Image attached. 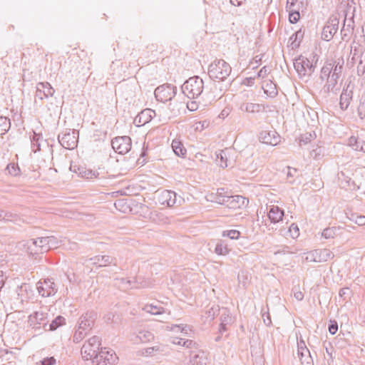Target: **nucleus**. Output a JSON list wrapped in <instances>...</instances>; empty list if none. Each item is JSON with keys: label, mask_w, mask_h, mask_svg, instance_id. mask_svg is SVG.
I'll return each instance as SVG.
<instances>
[{"label": "nucleus", "mask_w": 365, "mask_h": 365, "mask_svg": "<svg viewBox=\"0 0 365 365\" xmlns=\"http://www.w3.org/2000/svg\"><path fill=\"white\" fill-rule=\"evenodd\" d=\"M117 360L118 356L113 350L101 347L94 361L97 365H114Z\"/></svg>", "instance_id": "7"}, {"label": "nucleus", "mask_w": 365, "mask_h": 365, "mask_svg": "<svg viewBox=\"0 0 365 365\" xmlns=\"http://www.w3.org/2000/svg\"><path fill=\"white\" fill-rule=\"evenodd\" d=\"M65 324H66V319L63 317L58 315L54 319H53L50 324L48 323V327H47L46 331H55L58 327H62L63 325H65Z\"/></svg>", "instance_id": "32"}, {"label": "nucleus", "mask_w": 365, "mask_h": 365, "mask_svg": "<svg viewBox=\"0 0 365 365\" xmlns=\"http://www.w3.org/2000/svg\"><path fill=\"white\" fill-rule=\"evenodd\" d=\"M46 239L48 247V251L52 249L57 248L61 243V241L58 240L57 237L54 236L46 237Z\"/></svg>", "instance_id": "47"}, {"label": "nucleus", "mask_w": 365, "mask_h": 365, "mask_svg": "<svg viewBox=\"0 0 365 365\" xmlns=\"http://www.w3.org/2000/svg\"><path fill=\"white\" fill-rule=\"evenodd\" d=\"M107 137V131L102 130H96L91 136L92 140L94 142L104 141Z\"/></svg>", "instance_id": "46"}, {"label": "nucleus", "mask_w": 365, "mask_h": 365, "mask_svg": "<svg viewBox=\"0 0 365 365\" xmlns=\"http://www.w3.org/2000/svg\"><path fill=\"white\" fill-rule=\"evenodd\" d=\"M90 261L93 265L98 267H106L110 264L117 265V259L110 255H96L86 259V262Z\"/></svg>", "instance_id": "14"}, {"label": "nucleus", "mask_w": 365, "mask_h": 365, "mask_svg": "<svg viewBox=\"0 0 365 365\" xmlns=\"http://www.w3.org/2000/svg\"><path fill=\"white\" fill-rule=\"evenodd\" d=\"M96 319V314L94 312H87L78 319L79 329L89 331L92 329Z\"/></svg>", "instance_id": "17"}, {"label": "nucleus", "mask_w": 365, "mask_h": 365, "mask_svg": "<svg viewBox=\"0 0 365 365\" xmlns=\"http://www.w3.org/2000/svg\"><path fill=\"white\" fill-rule=\"evenodd\" d=\"M66 123L69 124L70 128H72V125L75 126V128L78 130V128L81 127L83 119L81 115H68L66 117Z\"/></svg>", "instance_id": "34"}, {"label": "nucleus", "mask_w": 365, "mask_h": 365, "mask_svg": "<svg viewBox=\"0 0 365 365\" xmlns=\"http://www.w3.org/2000/svg\"><path fill=\"white\" fill-rule=\"evenodd\" d=\"M339 79V77L334 76V75H331V77L328 78V79H326V83L323 87L324 92L326 93H329L330 92L336 93L339 90L336 88Z\"/></svg>", "instance_id": "27"}, {"label": "nucleus", "mask_w": 365, "mask_h": 365, "mask_svg": "<svg viewBox=\"0 0 365 365\" xmlns=\"http://www.w3.org/2000/svg\"><path fill=\"white\" fill-rule=\"evenodd\" d=\"M329 62L331 64V66H333L331 75L340 78L342 73L344 64V58L341 57L336 59H330L329 60Z\"/></svg>", "instance_id": "26"}, {"label": "nucleus", "mask_w": 365, "mask_h": 365, "mask_svg": "<svg viewBox=\"0 0 365 365\" xmlns=\"http://www.w3.org/2000/svg\"><path fill=\"white\" fill-rule=\"evenodd\" d=\"M353 88L354 86L351 85L350 82L348 84H346L345 86L344 87L341 94L340 96L339 101V105L341 110H346L348 108L350 102L352 100Z\"/></svg>", "instance_id": "15"}, {"label": "nucleus", "mask_w": 365, "mask_h": 365, "mask_svg": "<svg viewBox=\"0 0 365 365\" xmlns=\"http://www.w3.org/2000/svg\"><path fill=\"white\" fill-rule=\"evenodd\" d=\"M48 322V313L42 309L35 311L28 317L29 326L36 331L42 329L46 331Z\"/></svg>", "instance_id": "4"}, {"label": "nucleus", "mask_w": 365, "mask_h": 365, "mask_svg": "<svg viewBox=\"0 0 365 365\" xmlns=\"http://www.w3.org/2000/svg\"><path fill=\"white\" fill-rule=\"evenodd\" d=\"M346 21V19L344 20V22ZM351 30H353V26L351 24H349L346 25V24H344V26L341 30V39L343 41H346V37L349 36V34L351 33Z\"/></svg>", "instance_id": "53"}, {"label": "nucleus", "mask_w": 365, "mask_h": 365, "mask_svg": "<svg viewBox=\"0 0 365 365\" xmlns=\"http://www.w3.org/2000/svg\"><path fill=\"white\" fill-rule=\"evenodd\" d=\"M338 178L340 180L341 186L342 187L351 190H356L359 188V187L356 185L354 181L352 180L351 178L345 175L344 172L339 173L338 174Z\"/></svg>", "instance_id": "24"}, {"label": "nucleus", "mask_w": 365, "mask_h": 365, "mask_svg": "<svg viewBox=\"0 0 365 365\" xmlns=\"http://www.w3.org/2000/svg\"><path fill=\"white\" fill-rule=\"evenodd\" d=\"M143 310L153 315L161 314L165 312V308L153 304H145Z\"/></svg>", "instance_id": "40"}, {"label": "nucleus", "mask_w": 365, "mask_h": 365, "mask_svg": "<svg viewBox=\"0 0 365 365\" xmlns=\"http://www.w3.org/2000/svg\"><path fill=\"white\" fill-rule=\"evenodd\" d=\"M339 24V21L336 16L329 18L322 29V38L324 41H329L337 32Z\"/></svg>", "instance_id": "11"}, {"label": "nucleus", "mask_w": 365, "mask_h": 365, "mask_svg": "<svg viewBox=\"0 0 365 365\" xmlns=\"http://www.w3.org/2000/svg\"><path fill=\"white\" fill-rule=\"evenodd\" d=\"M39 88H42L43 94L45 98L53 96V93H55L54 88L48 82L39 83Z\"/></svg>", "instance_id": "43"}, {"label": "nucleus", "mask_w": 365, "mask_h": 365, "mask_svg": "<svg viewBox=\"0 0 365 365\" xmlns=\"http://www.w3.org/2000/svg\"><path fill=\"white\" fill-rule=\"evenodd\" d=\"M41 138V135L33 132V135L30 137L31 149L34 153H36L41 150V145L39 140Z\"/></svg>", "instance_id": "39"}, {"label": "nucleus", "mask_w": 365, "mask_h": 365, "mask_svg": "<svg viewBox=\"0 0 365 365\" xmlns=\"http://www.w3.org/2000/svg\"><path fill=\"white\" fill-rule=\"evenodd\" d=\"M204 88V82L197 76L190 78L181 86L182 93L188 98H195L200 96Z\"/></svg>", "instance_id": "2"}, {"label": "nucleus", "mask_w": 365, "mask_h": 365, "mask_svg": "<svg viewBox=\"0 0 365 365\" xmlns=\"http://www.w3.org/2000/svg\"><path fill=\"white\" fill-rule=\"evenodd\" d=\"M230 250L227 247V243L223 241L220 240L217 244L216 245L215 252L217 255H226L229 253Z\"/></svg>", "instance_id": "44"}, {"label": "nucleus", "mask_w": 365, "mask_h": 365, "mask_svg": "<svg viewBox=\"0 0 365 365\" xmlns=\"http://www.w3.org/2000/svg\"><path fill=\"white\" fill-rule=\"evenodd\" d=\"M329 331L331 334L334 335L338 330V324L336 320H330L329 324Z\"/></svg>", "instance_id": "61"}, {"label": "nucleus", "mask_w": 365, "mask_h": 365, "mask_svg": "<svg viewBox=\"0 0 365 365\" xmlns=\"http://www.w3.org/2000/svg\"><path fill=\"white\" fill-rule=\"evenodd\" d=\"M185 102L175 101L169 104V109L173 114H182L186 112Z\"/></svg>", "instance_id": "31"}, {"label": "nucleus", "mask_w": 365, "mask_h": 365, "mask_svg": "<svg viewBox=\"0 0 365 365\" xmlns=\"http://www.w3.org/2000/svg\"><path fill=\"white\" fill-rule=\"evenodd\" d=\"M228 149L220 150L215 152L216 162L222 168L228 167L227 153Z\"/></svg>", "instance_id": "30"}, {"label": "nucleus", "mask_w": 365, "mask_h": 365, "mask_svg": "<svg viewBox=\"0 0 365 365\" xmlns=\"http://www.w3.org/2000/svg\"><path fill=\"white\" fill-rule=\"evenodd\" d=\"M16 292L18 296V299L23 303L24 301L29 299V294H31L32 289L29 284L23 283L20 286L17 287Z\"/></svg>", "instance_id": "23"}, {"label": "nucleus", "mask_w": 365, "mask_h": 365, "mask_svg": "<svg viewBox=\"0 0 365 365\" xmlns=\"http://www.w3.org/2000/svg\"><path fill=\"white\" fill-rule=\"evenodd\" d=\"M232 67L223 59H216L208 68V75L212 80L225 81L231 74Z\"/></svg>", "instance_id": "1"}, {"label": "nucleus", "mask_w": 365, "mask_h": 365, "mask_svg": "<svg viewBox=\"0 0 365 365\" xmlns=\"http://www.w3.org/2000/svg\"><path fill=\"white\" fill-rule=\"evenodd\" d=\"M36 288L38 294L43 297L53 296L57 292L56 285L51 279H44L43 282L39 281Z\"/></svg>", "instance_id": "12"}, {"label": "nucleus", "mask_w": 365, "mask_h": 365, "mask_svg": "<svg viewBox=\"0 0 365 365\" xmlns=\"http://www.w3.org/2000/svg\"><path fill=\"white\" fill-rule=\"evenodd\" d=\"M240 110L242 112H247L252 114L267 112L265 110V107L264 105L252 103H242L240 106Z\"/></svg>", "instance_id": "22"}, {"label": "nucleus", "mask_w": 365, "mask_h": 365, "mask_svg": "<svg viewBox=\"0 0 365 365\" xmlns=\"http://www.w3.org/2000/svg\"><path fill=\"white\" fill-rule=\"evenodd\" d=\"M364 51L365 47L363 45H361L359 43L355 41L352 42L350 49V56H351L350 63L352 66L358 60L359 61L360 60H364V58H363Z\"/></svg>", "instance_id": "19"}, {"label": "nucleus", "mask_w": 365, "mask_h": 365, "mask_svg": "<svg viewBox=\"0 0 365 365\" xmlns=\"http://www.w3.org/2000/svg\"><path fill=\"white\" fill-rule=\"evenodd\" d=\"M219 311L220 312V322L222 323L223 325L231 324L232 319L229 309L223 307L221 309H219Z\"/></svg>", "instance_id": "38"}, {"label": "nucleus", "mask_w": 365, "mask_h": 365, "mask_svg": "<svg viewBox=\"0 0 365 365\" xmlns=\"http://www.w3.org/2000/svg\"><path fill=\"white\" fill-rule=\"evenodd\" d=\"M11 128V120L6 115H0V135L6 133Z\"/></svg>", "instance_id": "37"}, {"label": "nucleus", "mask_w": 365, "mask_h": 365, "mask_svg": "<svg viewBox=\"0 0 365 365\" xmlns=\"http://www.w3.org/2000/svg\"><path fill=\"white\" fill-rule=\"evenodd\" d=\"M248 202V200L241 195L225 196L222 198V203L230 209H240Z\"/></svg>", "instance_id": "13"}, {"label": "nucleus", "mask_w": 365, "mask_h": 365, "mask_svg": "<svg viewBox=\"0 0 365 365\" xmlns=\"http://www.w3.org/2000/svg\"><path fill=\"white\" fill-rule=\"evenodd\" d=\"M298 357L301 361L302 365H314V361L310 354V351L307 349V352L303 351V354L300 352L297 353Z\"/></svg>", "instance_id": "41"}, {"label": "nucleus", "mask_w": 365, "mask_h": 365, "mask_svg": "<svg viewBox=\"0 0 365 365\" xmlns=\"http://www.w3.org/2000/svg\"><path fill=\"white\" fill-rule=\"evenodd\" d=\"M307 349L308 348L306 346L305 341H304V339H300L297 341V353L300 352V354H302V355L303 351H305L306 353L307 352Z\"/></svg>", "instance_id": "62"}, {"label": "nucleus", "mask_w": 365, "mask_h": 365, "mask_svg": "<svg viewBox=\"0 0 365 365\" xmlns=\"http://www.w3.org/2000/svg\"><path fill=\"white\" fill-rule=\"evenodd\" d=\"M153 119V115H135L133 123L136 126L140 127L149 123Z\"/></svg>", "instance_id": "45"}, {"label": "nucleus", "mask_w": 365, "mask_h": 365, "mask_svg": "<svg viewBox=\"0 0 365 365\" xmlns=\"http://www.w3.org/2000/svg\"><path fill=\"white\" fill-rule=\"evenodd\" d=\"M315 57L316 56L314 55L313 58ZM312 61H311L309 58L302 55L295 58L294 67L300 78L309 76L314 73L315 66L313 64Z\"/></svg>", "instance_id": "3"}, {"label": "nucleus", "mask_w": 365, "mask_h": 365, "mask_svg": "<svg viewBox=\"0 0 365 365\" xmlns=\"http://www.w3.org/2000/svg\"><path fill=\"white\" fill-rule=\"evenodd\" d=\"M262 318L263 322L267 327H270L272 325V322L271 320V316L269 311L263 312Z\"/></svg>", "instance_id": "64"}, {"label": "nucleus", "mask_w": 365, "mask_h": 365, "mask_svg": "<svg viewBox=\"0 0 365 365\" xmlns=\"http://www.w3.org/2000/svg\"><path fill=\"white\" fill-rule=\"evenodd\" d=\"M177 93V87L170 83H164L158 86L155 91V98L163 103L171 101Z\"/></svg>", "instance_id": "6"}, {"label": "nucleus", "mask_w": 365, "mask_h": 365, "mask_svg": "<svg viewBox=\"0 0 365 365\" xmlns=\"http://www.w3.org/2000/svg\"><path fill=\"white\" fill-rule=\"evenodd\" d=\"M80 174L81 175L82 178L86 179H94L96 178V170H86L83 172H81Z\"/></svg>", "instance_id": "59"}, {"label": "nucleus", "mask_w": 365, "mask_h": 365, "mask_svg": "<svg viewBox=\"0 0 365 365\" xmlns=\"http://www.w3.org/2000/svg\"><path fill=\"white\" fill-rule=\"evenodd\" d=\"M19 220L20 217L17 214L0 210V220L16 222Z\"/></svg>", "instance_id": "35"}, {"label": "nucleus", "mask_w": 365, "mask_h": 365, "mask_svg": "<svg viewBox=\"0 0 365 365\" xmlns=\"http://www.w3.org/2000/svg\"><path fill=\"white\" fill-rule=\"evenodd\" d=\"M138 337L142 342L145 343L153 339L154 336L150 331L143 330L139 331Z\"/></svg>", "instance_id": "49"}, {"label": "nucleus", "mask_w": 365, "mask_h": 365, "mask_svg": "<svg viewBox=\"0 0 365 365\" xmlns=\"http://www.w3.org/2000/svg\"><path fill=\"white\" fill-rule=\"evenodd\" d=\"M163 349L159 346H155L152 347H148L143 349V354L146 356H153L155 352H161Z\"/></svg>", "instance_id": "55"}, {"label": "nucleus", "mask_w": 365, "mask_h": 365, "mask_svg": "<svg viewBox=\"0 0 365 365\" xmlns=\"http://www.w3.org/2000/svg\"><path fill=\"white\" fill-rule=\"evenodd\" d=\"M334 257V255L329 249H317L307 253L306 260L308 262H327Z\"/></svg>", "instance_id": "9"}, {"label": "nucleus", "mask_w": 365, "mask_h": 365, "mask_svg": "<svg viewBox=\"0 0 365 365\" xmlns=\"http://www.w3.org/2000/svg\"><path fill=\"white\" fill-rule=\"evenodd\" d=\"M88 332V331L86 330H83V329H79V327L78 326V328L73 336V341L74 343H79L86 336Z\"/></svg>", "instance_id": "48"}, {"label": "nucleus", "mask_w": 365, "mask_h": 365, "mask_svg": "<svg viewBox=\"0 0 365 365\" xmlns=\"http://www.w3.org/2000/svg\"><path fill=\"white\" fill-rule=\"evenodd\" d=\"M332 68L333 66H331L329 60H327L321 68L319 78L322 80V81H324L326 79H328V78L331 77L332 74Z\"/></svg>", "instance_id": "36"}, {"label": "nucleus", "mask_w": 365, "mask_h": 365, "mask_svg": "<svg viewBox=\"0 0 365 365\" xmlns=\"http://www.w3.org/2000/svg\"><path fill=\"white\" fill-rule=\"evenodd\" d=\"M300 17V14L299 11H291L289 15V22L292 24H296Z\"/></svg>", "instance_id": "63"}, {"label": "nucleus", "mask_w": 365, "mask_h": 365, "mask_svg": "<svg viewBox=\"0 0 365 365\" xmlns=\"http://www.w3.org/2000/svg\"><path fill=\"white\" fill-rule=\"evenodd\" d=\"M310 155L314 159H318L323 155V148L322 146L317 145L315 148H312L310 151Z\"/></svg>", "instance_id": "57"}, {"label": "nucleus", "mask_w": 365, "mask_h": 365, "mask_svg": "<svg viewBox=\"0 0 365 365\" xmlns=\"http://www.w3.org/2000/svg\"><path fill=\"white\" fill-rule=\"evenodd\" d=\"M30 242L31 243V245L29 246L28 250L31 255L43 254L48 252L46 237L31 239L27 243L29 244Z\"/></svg>", "instance_id": "10"}, {"label": "nucleus", "mask_w": 365, "mask_h": 365, "mask_svg": "<svg viewBox=\"0 0 365 365\" xmlns=\"http://www.w3.org/2000/svg\"><path fill=\"white\" fill-rule=\"evenodd\" d=\"M173 343L175 344L180 345L187 348H192L196 345V343L190 339H184L181 338H177Z\"/></svg>", "instance_id": "51"}, {"label": "nucleus", "mask_w": 365, "mask_h": 365, "mask_svg": "<svg viewBox=\"0 0 365 365\" xmlns=\"http://www.w3.org/2000/svg\"><path fill=\"white\" fill-rule=\"evenodd\" d=\"M190 356L187 365H206L207 363V355L202 350L192 351Z\"/></svg>", "instance_id": "20"}, {"label": "nucleus", "mask_w": 365, "mask_h": 365, "mask_svg": "<svg viewBox=\"0 0 365 365\" xmlns=\"http://www.w3.org/2000/svg\"><path fill=\"white\" fill-rule=\"evenodd\" d=\"M322 236L325 239H333L336 236V228L334 227H327L322 232Z\"/></svg>", "instance_id": "50"}, {"label": "nucleus", "mask_w": 365, "mask_h": 365, "mask_svg": "<svg viewBox=\"0 0 365 365\" xmlns=\"http://www.w3.org/2000/svg\"><path fill=\"white\" fill-rule=\"evenodd\" d=\"M119 174L111 173L105 165L99 166L96 170V178L98 179L115 178Z\"/></svg>", "instance_id": "29"}, {"label": "nucleus", "mask_w": 365, "mask_h": 365, "mask_svg": "<svg viewBox=\"0 0 365 365\" xmlns=\"http://www.w3.org/2000/svg\"><path fill=\"white\" fill-rule=\"evenodd\" d=\"M6 171L12 176H17L20 173V168L17 164L12 163L7 165Z\"/></svg>", "instance_id": "52"}, {"label": "nucleus", "mask_w": 365, "mask_h": 365, "mask_svg": "<svg viewBox=\"0 0 365 365\" xmlns=\"http://www.w3.org/2000/svg\"><path fill=\"white\" fill-rule=\"evenodd\" d=\"M284 216V210L279 208L278 206H271L269 212L268 217L271 222L277 223L282 220Z\"/></svg>", "instance_id": "25"}, {"label": "nucleus", "mask_w": 365, "mask_h": 365, "mask_svg": "<svg viewBox=\"0 0 365 365\" xmlns=\"http://www.w3.org/2000/svg\"><path fill=\"white\" fill-rule=\"evenodd\" d=\"M209 125H210V122L206 120H203V121L197 122L194 125L195 130L197 131L201 132L205 128H207L209 126Z\"/></svg>", "instance_id": "58"}, {"label": "nucleus", "mask_w": 365, "mask_h": 365, "mask_svg": "<svg viewBox=\"0 0 365 365\" xmlns=\"http://www.w3.org/2000/svg\"><path fill=\"white\" fill-rule=\"evenodd\" d=\"M172 148L175 154L180 157H184L186 155L187 150L183 144L178 140L175 139L171 144Z\"/></svg>", "instance_id": "33"}, {"label": "nucleus", "mask_w": 365, "mask_h": 365, "mask_svg": "<svg viewBox=\"0 0 365 365\" xmlns=\"http://www.w3.org/2000/svg\"><path fill=\"white\" fill-rule=\"evenodd\" d=\"M280 138L276 131L262 130L259 135L260 142L272 146L277 145L280 142Z\"/></svg>", "instance_id": "16"}, {"label": "nucleus", "mask_w": 365, "mask_h": 365, "mask_svg": "<svg viewBox=\"0 0 365 365\" xmlns=\"http://www.w3.org/2000/svg\"><path fill=\"white\" fill-rule=\"evenodd\" d=\"M316 138V134L314 132L313 133H306L304 134H302L299 138V145L302 146L307 145L312 140H314Z\"/></svg>", "instance_id": "42"}, {"label": "nucleus", "mask_w": 365, "mask_h": 365, "mask_svg": "<svg viewBox=\"0 0 365 365\" xmlns=\"http://www.w3.org/2000/svg\"><path fill=\"white\" fill-rule=\"evenodd\" d=\"M304 31L300 29L290 36L289 43L292 49H296L299 47L300 43L304 38Z\"/></svg>", "instance_id": "28"}, {"label": "nucleus", "mask_w": 365, "mask_h": 365, "mask_svg": "<svg viewBox=\"0 0 365 365\" xmlns=\"http://www.w3.org/2000/svg\"><path fill=\"white\" fill-rule=\"evenodd\" d=\"M101 348L97 346V349H94L92 345L83 344L81 349V353L85 360L92 359L93 362H94Z\"/></svg>", "instance_id": "21"}, {"label": "nucleus", "mask_w": 365, "mask_h": 365, "mask_svg": "<svg viewBox=\"0 0 365 365\" xmlns=\"http://www.w3.org/2000/svg\"><path fill=\"white\" fill-rule=\"evenodd\" d=\"M351 290L349 287H343L339 289V296L343 299L344 301H346L349 298L348 295L351 294Z\"/></svg>", "instance_id": "60"}, {"label": "nucleus", "mask_w": 365, "mask_h": 365, "mask_svg": "<svg viewBox=\"0 0 365 365\" xmlns=\"http://www.w3.org/2000/svg\"><path fill=\"white\" fill-rule=\"evenodd\" d=\"M177 201V194L172 190H165L160 192L158 197V202L162 205L168 207H173Z\"/></svg>", "instance_id": "18"}, {"label": "nucleus", "mask_w": 365, "mask_h": 365, "mask_svg": "<svg viewBox=\"0 0 365 365\" xmlns=\"http://www.w3.org/2000/svg\"><path fill=\"white\" fill-rule=\"evenodd\" d=\"M85 344L92 345L94 347V349H97V346L101 347V339L98 336H93L91 338H90L87 343H86Z\"/></svg>", "instance_id": "56"}, {"label": "nucleus", "mask_w": 365, "mask_h": 365, "mask_svg": "<svg viewBox=\"0 0 365 365\" xmlns=\"http://www.w3.org/2000/svg\"><path fill=\"white\" fill-rule=\"evenodd\" d=\"M240 236V232L236 230H225L222 232V237H227L231 240H237Z\"/></svg>", "instance_id": "54"}, {"label": "nucleus", "mask_w": 365, "mask_h": 365, "mask_svg": "<svg viewBox=\"0 0 365 365\" xmlns=\"http://www.w3.org/2000/svg\"><path fill=\"white\" fill-rule=\"evenodd\" d=\"M78 130L72 125V128L66 129L65 133L59 134L58 140L59 143L66 149L73 150L78 145Z\"/></svg>", "instance_id": "5"}, {"label": "nucleus", "mask_w": 365, "mask_h": 365, "mask_svg": "<svg viewBox=\"0 0 365 365\" xmlns=\"http://www.w3.org/2000/svg\"><path fill=\"white\" fill-rule=\"evenodd\" d=\"M113 149L118 153L124 155L131 149L132 140L129 136H118L111 140Z\"/></svg>", "instance_id": "8"}]
</instances>
